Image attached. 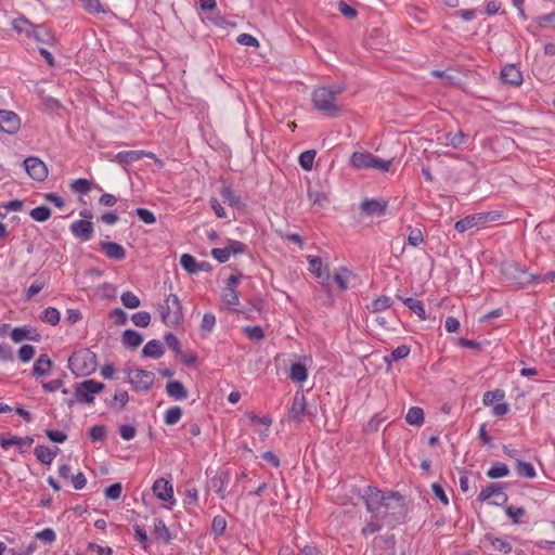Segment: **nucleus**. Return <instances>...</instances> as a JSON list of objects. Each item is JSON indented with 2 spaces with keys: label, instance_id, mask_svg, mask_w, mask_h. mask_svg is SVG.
<instances>
[{
  "label": "nucleus",
  "instance_id": "69168bd1",
  "mask_svg": "<svg viewBox=\"0 0 555 555\" xmlns=\"http://www.w3.org/2000/svg\"><path fill=\"white\" fill-rule=\"evenodd\" d=\"M338 12L348 20H354L358 16V11L347 4L345 1H339L337 4Z\"/></svg>",
  "mask_w": 555,
  "mask_h": 555
},
{
  "label": "nucleus",
  "instance_id": "58836bf2",
  "mask_svg": "<svg viewBox=\"0 0 555 555\" xmlns=\"http://www.w3.org/2000/svg\"><path fill=\"white\" fill-rule=\"evenodd\" d=\"M509 474V468L505 463L494 462L487 472V476L491 479L506 477Z\"/></svg>",
  "mask_w": 555,
  "mask_h": 555
},
{
  "label": "nucleus",
  "instance_id": "20e7f679",
  "mask_svg": "<svg viewBox=\"0 0 555 555\" xmlns=\"http://www.w3.org/2000/svg\"><path fill=\"white\" fill-rule=\"evenodd\" d=\"M73 388V396L65 400V403L69 408H73L76 403H93L95 395L102 392L105 389V385L95 379H86L80 383H75Z\"/></svg>",
  "mask_w": 555,
  "mask_h": 555
},
{
  "label": "nucleus",
  "instance_id": "412c9836",
  "mask_svg": "<svg viewBox=\"0 0 555 555\" xmlns=\"http://www.w3.org/2000/svg\"><path fill=\"white\" fill-rule=\"evenodd\" d=\"M52 361L47 353H41L36 360L33 366V375L36 377H42L49 375L52 369Z\"/></svg>",
  "mask_w": 555,
  "mask_h": 555
},
{
  "label": "nucleus",
  "instance_id": "7c9ffc66",
  "mask_svg": "<svg viewBox=\"0 0 555 555\" xmlns=\"http://www.w3.org/2000/svg\"><path fill=\"white\" fill-rule=\"evenodd\" d=\"M397 298L401 300L411 311H413L421 320H426V312L422 301L412 297H401L397 295Z\"/></svg>",
  "mask_w": 555,
  "mask_h": 555
},
{
  "label": "nucleus",
  "instance_id": "09e8293b",
  "mask_svg": "<svg viewBox=\"0 0 555 555\" xmlns=\"http://www.w3.org/2000/svg\"><path fill=\"white\" fill-rule=\"evenodd\" d=\"M391 305H392V300L390 297L380 296L371 302L370 309L372 310V312H380V311H384V310L390 308Z\"/></svg>",
  "mask_w": 555,
  "mask_h": 555
},
{
  "label": "nucleus",
  "instance_id": "423d86ee",
  "mask_svg": "<svg viewBox=\"0 0 555 555\" xmlns=\"http://www.w3.org/2000/svg\"><path fill=\"white\" fill-rule=\"evenodd\" d=\"M158 312L162 322L167 326H178L183 323L182 304L175 294H170L165 298L164 302L159 305Z\"/></svg>",
  "mask_w": 555,
  "mask_h": 555
},
{
  "label": "nucleus",
  "instance_id": "680f3d73",
  "mask_svg": "<svg viewBox=\"0 0 555 555\" xmlns=\"http://www.w3.org/2000/svg\"><path fill=\"white\" fill-rule=\"evenodd\" d=\"M35 538L44 544H52L56 540V533L53 529L46 528L42 531L37 532Z\"/></svg>",
  "mask_w": 555,
  "mask_h": 555
},
{
  "label": "nucleus",
  "instance_id": "bb28decb",
  "mask_svg": "<svg viewBox=\"0 0 555 555\" xmlns=\"http://www.w3.org/2000/svg\"><path fill=\"white\" fill-rule=\"evenodd\" d=\"M153 533L158 540L163 541L166 544L169 543L175 538L162 518H156L154 520Z\"/></svg>",
  "mask_w": 555,
  "mask_h": 555
},
{
  "label": "nucleus",
  "instance_id": "8fccbe9b",
  "mask_svg": "<svg viewBox=\"0 0 555 555\" xmlns=\"http://www.w3.org/2000/svg\"><path fill=\"white\" fill-rule=\"evenodd\" d=\"M121 304L128 309H135L140 307L139 297L130 291L124 292L120 296Z\"/></svg>",
  "mask_w": 555,
  "mask_h": 555
},
{
  "label": "nucleus",
  "instance_id": "c03bdc74",
  "mask_svg": "<svg viewBox=\"0 0 555 555\" xmlns=\"http://www.w3.org/2000/svg\"><path fill=\"white\" fill-rule=\"evenodd\" d=\"M40 320L50 325H56L60 322V312L54 307H48L42 311Z\"/></svg>",
  "mask_w": 555,
  "mask_h": 555
},
{
  "label": "nucleus",
  "instance_id": "f03ea898",
  "mask_svg": "<svg viewBox=\"0 0 555 555\" xmlns=\"http://www.w3.org/2000/svg\"><path fill=\"white\" fill-rule=\"evenodd\" d=\"M345 91L341 85L319 87L312 92L313 107L324 116L335 118L340 115L341 106L337 102V95Z\"/></svg>",
  "mask_w": 555,
  "mask_h": 555
},
{
  "label": "nucleus",
  "instance_id": "6e6552de",
  "mask_svg": "<svg viewBox=\"0 0 555 555\" xmlns=\"http://www.w3.org/2000/svg\"><path fill=\"white\" fill-rule=\"evenodd\" d=\"M127 382L137 391H147L155 382V374L143 369L127 370Z\"/></svg>",
  "mask_w": 555,
  "mask_h": 555
},
{
  "label": "nucleus",
  "instance_id": "dca6fc26",
  "mask_svg": "<svg viewBox=\"0 0 555 555\" xmlns=\"http://www.w3.org/2000/svg\"><path fill=\"white\" fill-rule=\"evenodd\" d=\"M307 409V400L302 392H296L288 410V421L300 422Z\"/></svg>",
  "mask_w": 555,
  "mask_h": 555
},
{
  "label": "nucleus",
  "instance_id": "79ce46f5",
  "mask_svg": "<svg viewBox=\"0 0 555 555\" xmlns=\"http://www.w3.org/2000/svg\"><path fill=\"white\" fill-rule=\"evenodd\" d=\"M31 26L33 24L25 17H18L12 22L13 29L18 34H24L28 38H30Z\"/></svg>",
  "mask_w": 555,
  "mask_h": 555
},
{
  "label": "nucleus",
  "instance_id": "de8ad7c7",
  "mask_svg": "<svg viewBox=\"0 0 555 555\" xmlns=\"http://www.w3.org/2000/svg\"><path fill=\"white\" fill-rule=\"evenodd\" d=\"M29 216L38 222H44L51 217V209L48 206H38L30 210Z\"/></svg>",
  "mask_w": 555,
  "mask_h": 555
},
{
  "label": "nucleus",
  "instance_id": "5fc2aeb1",
  "mask_svg": "<svg viewBox=\"0 0 555 555\" xmlns=\"http://www.w3.org/2000/svg\"><path fill=\"white\" fill-rule=\"evenodd\" d=\"M243 333L250 340L258 341V340L263 339V337H264V332H263L262 327L259 326V325H256V326H245V327H243Z\"/></svg>",
  "mask_w": 555,
  "mask_h": 555
},
{
  "label": "nucleus",
  "instance_id": "6e6d98bb",
  "mask_svg": "<svg viewBox=\"0 0 555 555\" xmlns=\"http://www.w3.org/2000/svg\"><path fill=\"white\" fill-rule=\"evenodd\" d=\"M131 321L137 326L146 327L151 323V314L147 311H139L131 315Z\"/></svg>",
  "mask_w": 555,
  "mask_h": 555
},
{
  "label": "nucleus",
  "instance_id": "4c0bfd02",
  "mask_svg": "<svg viewBox=\"0 0 555 555\" xmlns=\"http://www.w3.org/2000/svg\"><path fill=\"white\" fill-rule=\"evenodd\" d=\"M405 421L409 425L422 426L424 424V411L420 406H412L409 409Z\"/></svg>",
  "mask_w": 555,
  "mask_h": 555
},
{
  "label": "nucleus",
  "instance_id": "ea45409f",
  "mask_svg": "<svg viewBox=\"0 0 555 555\" xmlns=\"http://www.w3.org/2000/svg\"><path fill=\"white\" fill-rule=\"evenodd\" d=\"M515 469H516V473L521 477L532 479L537 475L533 465L529 462H524V461L517 460Z\"/></svg>",
  "mask_w": 555,
  "mask_h": 555
},
{
  "label": "nucleus",
  "instance_id": "49530a36",
  "mask_svg": "<svg viewBox=\"0 0 555 555\" xmlns=\"http://www.w3.org/2000/svg\"><path fill=\"white\" fill-rule=\"evenodd\" d=\"M505 392L502 389H495L491 391H486L482 398V402L485 405H493L494 402H500L504 399Z\"/></svg>",
  "mask_w": 555,
  "mask_h": 555
},
{
  "label": "nucleus",
  "instance_id": "c756f323",
  "mask_svg": "<svg viewBox=\"0 0 555 555\" xmlns=\"http://www.w3.org/2000/svg\"><path fill=\"white\" fill-rule=\"evenodd\" d=\"M220 194L222 198L232 207L237 209H243L245 207L244 203L241 199V196L235 194V192L231 189L230 185H223Z\"/></svg>",
  "mask_w": 555,
  "mask_h": 555
},
{
  "label": "nucleus",
  "instance_id": "393cba45",
  "mask_svg": "<svg viewBox=\"0 0 555 555\" xmlns=\"http://www.w3.org/2000/svg\"><path fill=\"white\" fill-rule=\"evenodd\" d=\"M140 159H142V153L140 150L121 151L114 157V162L121 166L130 165Z\"/></svg>",
  "mask_w": 555,
  "mask_h": 555
},
{
  "label": "nucleus",
  "instance_id": "b1692460",
  "mask_svg": "<svg viewBox=\"0 0 555 555\" xmlns=\"http://www.w3.org/2000/svg\"><path fill=\"white\" fill-rule=\"evenodd\" d=\"M167 395L175 400H183L188 398V390L180 380H170L166 384Z\"/></svg>",
  "mask_w": 555,
  "mask_h": 555
},
{
  "label": "nucleus",
  "instance_id": "ddd939ff",
  "mask_svg": "<svg viewBox=\"0 0 555 555\" xmlns=\"http://www.w3.org/2000/svg\"><path fill=\"white\" fill-rule=\"evenodd\" d=\"M72 234L80 242L90 241L94 234V225L89 220H77L69 225Z\"/></svg>",
  "mask_w": 555,
  "mask_h": 555
},
{
  "label": "nucleus",
  "instance_id": "a878e982",
  "mask_svg": "<svg viewBox=\"0 0 555 555\" xmlns=\"http://www.w3.org/2000/svg\"><path fill=\"white\" fill-rule=\"evenodd\" d=\"M143 341V336L134 330H126L121 335V343L130 349L138 348Z\"/></svg>",
  "mask_w": 555,
  "mask_h": 555
},
{
  "label": "nucleus",
  "instance_id": "864d4df0",
  "mask_svg": "<svg viewBox=\"0 0 555 555\" xmlns=\"http://www.w3.org/2000/svg\"><path fill=\"white\" fill-rule=\"evenodd\" d=\"M410 354V347L408 345H400L397 348H395L389 358L386 357L385 360L388 362L391 361H399L401 359H405Z\"/></svg>",
  "mask_w": 555,
  "mask_h": 555
},
{
  "label": "nucleus",
  "instance_id": "1a4fd4ad",
  "mask_svg": "<svg viewBox=\"0 0 555 555\" xmlns=\"http://www.w3.org/2000/svg\"><path fill=\"white\" fill-rule=\"evenodd\" d=\"M508 500L502 483H490L478 494V501L488 502L490 505L502 506Z\"/></svg>",
  "mask_w": 555,
  "mask_h": 555
},
{
  "label": "nucleus",
  "instance_id": "4d7b16f0",
  "mask_svg": "<svg viewBox=\"0 0 555 555\" xmlns=\"http://www.w3.org/2000/svg\"><path fill=\"white\" fill-rule=\"evenodd\" d=\"M446 140H447V145H451L452 147H459L465 142L466 134H464L462 131H457L454 133L449 132L446 135Z\"/></svg>",
  "mask_w": 555,
  "mask_h": 555
},
{
  "label": "nucleus",
  "instance_id": "bf43d9fd",
  "mask_svg": "<svg viewBox=\"0 0 555 555\" xmlns=\"http://www.w3.org/2000/svg\"><path fill=\"white\" fill-rule=\"evenodd\" d=\"M80 1L82 2L83 9L91 14H98V13L105 12L100 0H80Z\"/></svg>",
  "mask_w": 555,
  "mask_h": 555
},
{
  "label": "nucleus",
  "instance_id": "774afa93",
  "mask_svg": "<svg viewBox=\"0 0 555 555\" xmlns=\"http://www.w3.org/2000/svg\"><path fill=\"white\" fill-rule=\"evenodd\" d=\"M216 325V317L212 313H205L201 323V331L204 333H210Z\"/></svg>",
  "mask_w": 555,
  "mask_h": 555
},
{
  "label": "nucleus",
  "instance_id": "3c124183",
  "mask_svg": "<svg viewBox=\"0 0 555 555\" xmlns=\"http://www.w3.org/2000/svg\"><path fill=\"white\" fill-rule=\"evenodd\" d=\"M89 437L93 442H102L107 437V430L104 425H94L89 429Z\"/></svg>",
  "mask_w": 555,
  "mask_h": 555
},
{
  "label": "nucleus",
  "instance_id": "052dcab7",
  "mask_svg": "<svg viewBox=\"0 0 555 555\" xmlns=\"http://www.w3.org/2000/svg\"><path fill=\"white\" fill-rule=\"evenodd\" d=\"M230 256L244 254L247 249V245L241 241L230 240L225 246Z\"/></svg>",
  "mask_w": 555,
  "mask_h": 555
},
{
  "label": "nucleus",
  "instance_id": "5701e85b",
  "mask_svg": "<svg viewBox=\"0 0 555 555\" xmlns=\"http://www.w3.org/2000/svg\"><path fill=\"white\" fill-rule=\"evenodd\" d=\"M164 352L163 344L157 339H152L145 344L141 353L143 358L159 359Z\"/></svg>",
  "mask_w": 555,
  "mask_h": 555
},
{
  "label": "nucleus",
  "instance_id": "2f4dec72",
  "mask_svg": "<svg viewBox=\"0 0 555 555\" xmlns=\"http://www.w3.org/2000/svg\"><path fill=\"white\" fill-rule=\"evenodd\" d=\"M34 443V438L26 436L24 438L17 436H11L10 438H0V446L3 449H9L11 446L26 447L29 448Z\"/></svg>",
  "mask_w": 555,
  "mask_h": 555
},
{
  "label": "nucleus",
  "instance_id": "473e14b6",
  "mask_svg": "<svg viewBox=\"0 0 555 555\" xmlns=\"http://www.w3.org/2000/svg\"><path fill=\"white\" fill-rule=\"evenodd\" d=\"M374 547H380L386 551H391V555H395V546H396V537L393 533H386L384 535H379L374 538L373 540Z\"/></svg>",
  "mask_w": 555,
  "mask_h": 555
},
{
  "label": "nucleus",
  "instance_id": "4be33fe9",
  "mask_svg": "<svg viewBox=\"0 0 555 555\" xmlns=\"http://www.w3.org/2000/svg\"><path fill=\"white\" fill-rule=\"evenodd\" d=\"M30 31V38H34L40 43L52 44L54 41L51 30L42 25L36 26L33 24Z\"/></svg>",
  "mask_w": 555,
  "mask_h": 555
},
{
  "label": "nucleus",
  "instance_id": "a19ab883",
  "mask_svg": "<svg viewBox=\"0 0 555 555\" xmlns=\"http://www.w3.org/2000/svg\"><path fill=\"white\" fill-rule=\"evenodd\" d=\"M182 414L183 411L180 406H170L164 414V422L166 425H176L180 421Z\"/></svg>",
  "mask_w": 555,
  "mask_h": 555
},
{
  "label": "nucleus",
  "instance_id": "7ed1b4c3",
  "mask_svg": "<svg viewBox=\"0 0 555 555\" xmlns=\"http://www.w3.org/2000/svg\"><path fill=\"white\" fill-rule=\"evenodd\" d=\"M500 269L506 281L520 287L542 282L541 275L528 273L526 268L515 260L503 261Z\"/></svg>",
  "mask_w": 555,
  "mask_h": 555
},
{
  "label": "nucleus",
  "instance_id": "13d9d810",
  "mask_svg": "<svg viewBox=\"0 0 555 555\" xmlns=\"http://www.w3.org/2000/svg\"><path fill=\"white\" fill-rule=\"evenodd\" d=\"M505 513L512 519L514 525H518L520 524V518L526 514V511L524 507L509 505L505 508Z\"/></svg>",
  "mask_w": 555,
  "mask_h": 555
},
{
  "label": "nucleus",
  "instance_id": "e433bc0d",
  "mask_svg": "<svg viewBox=\"0 0 555 555\" xmlns=\"http://www.w3.org/2000/svg\"><path fill=\"white\" fill-rule=\"evenodd\" d=\"M308 263H309V270L311 273L315 274L318 278H322L324 274L327 276L328 274V268L323 267L322 260L318 256H308L307 257Z\"/></svg>",
  "mask_w": 555,
  "mask_h": 555
},
{
  "label": "nucleus",
  "instance_id": "c9c22d12",
  "mask_svg": "<svg viewBox=\"0 0 555 555\" xmlns=\"http://www.w3.org/2000/svg\"><path fill=\"white\" fill-rule=\"evenodd\" d=\"M288 377L295 383H302L308 377V371L304 363L295 362L292 364Z\"/></svg>",
  "mask_w": 555,
  "mask_h": 555
},
{
  "label": "nucleus",
  "instance_id": "4468645a",
  "mask_svg": "<svg viewBox=\"0 0 555 555\" xmlns=\"http://www.w3.org/2000/svg\"><path fill=\"white\" fill-rule=\"evenodd\" d=\"M490 212H480L466 216L456 221L454 228L459 233H463L474 227L486 223L490 219Z\"/></svg>",
  "mask_w": 555,
  "mask_h": 555
},
{
  "label": "nucleus",
  "instance_id": "9d476101",
  "mask_svg": "<svg viewBox=\"0 0 555 555\" xmlns=\"http://www.w3.org/2000/svg\"><path fill=\"white\" fill-rule=\"evenodd\" d=\"M360 210L369 217H384L387 215L388 202L382 198H364L360 203Z\"/></svg>",
  "mask_w": 555,
  "mask_h": 555
},
{
  "label": "nucleus",
  "instance_id": "f257e3e1",
  "mask_svg": "<svg viewBox=\"0 0 555 555\" xmlns=\"http://www.w3.org/2000/svg\"><path fill=\"white\" fill-rule=\"evenodd\" d=\"M353 493L363 500L367 512L380 513L385 526L395 528L406 521L409 508L405 498L400 492L383 491L375 486H366Z\"/></svg>",
  "mask_w": 555,
  "mask_h": 555
},
{
  "label": "nucleus",
  "instance_id": "2eb2a0df",
  "mask_svg": "<svg viewBox=\"0 0 555 555\" xmlns=\"http://www.w3.org/2000/svg\"><path fill=\"white\" fill-rule=\"evenodd\" d=\"M155 496L164 502L175 503L172 485L165 478H158L152 486Z\"/></svg>",
  "mask_w": 555,
  "mask_h": 555
},
{
  "label": "nucleus",
  "instance_id": "cd10ccee",
  "mask_svg": "<svg viewBox=\"0 0 555 555\" xmlns=\"http://www.w3.org/2000/svg\"><path fill=\"white\" fill-rule=\"evenodd\" d=\"M59 450L60 449L57 447L54 450H51L46 446H37L35 448V455L40 463L50 465L56 456Z\"/></svg>",
  "mask_w": 555,
  "mask_h": 555
},
{
  "label": "nucleus",
  "instance_id": "f3484780",
  "mask_svg": "<svg viewBox=\"0 0 555 555\" xmlns=\"http://www.w3.org/2000/svg\"><path fill=\"white\" fill-rule=\"evenodd\" d=\"M500 78L503 83L513 87H518L522 83V75L520 70L513 64H507L502 68Z\"/></svg>",
  "mask_w": 555,
  "mask_h": 555
},
{
  "label": "nucleus",
  "instance_id": "a211bd4d",
  "mask_svg": "<svg viewBox=\"0 0 555 555\" xmlns=\"http://www.w3.org/2000/svg\"><path fill=\"white\" fill-rule=\"evenodd\" d=\"M99 246H100V249L109 259L120 261L126 258V249L118 243L111 242V241H101L99 243Z\"/></svg>",
  "mask_w": 555,
  "mask_h": 555
},
{
  "label": "nucleus",
  "instance_id": "603ef678",
  "mask_svg": "<svg viewBox=\"0 0 555 555\" xmlns=\"http://www.w3.org/2000/svg\"><path fill=\"white\" fill-rule=\"evenodd\" d=\"M315 158V151L308 150L299 155V165L305 170H311Z\"/></svg>",
  "mask_w": 555,
  "mask_h": 555
},
{
  "label": "nucleus",
  "instance_id": "0eeeda50",
  "mask_svg": "<svg viewBox=\"0 0 555 555\" xmlns=\"http://www.w3.org/2000/svg\"><path fill=\"white\" fill-rule=\"evenodd\" d=\"M350 165L358 170L376 169L387 172L390 169L391 160H385L370 152H354L350 157Z\"/></svg>",
  "mask_w": 555,
  "mask_h": 555
},
{
  "label": "nucleus",
  "instance_id": "aec40b11",
  "mask_svg": "<svg viewBox=\"0 0 555 555\" xmlns=\"http://www.w3.org/2000/svg\"><path fill=\"white\" fill-rule=\"evenodd\" d=\"M371 514L370 519L365 522V525L361 529V534L364 537L374 534L382 530L385 522L380 519V513L377 512H369Z\"/></svg>",
  "mask_w": 555,
  "mask_h": 555
},
{
  "label": "nucleus",
  "instance_id": "e2e57ef3",
  "mask_svg": "<svg viewBox=\"0 0 555 555\" xmlns=\"http://www.w3.org/2000/svg\"><path fill=\"white\" fill-rule=\"evenodd\" d=\"M134 212L137 217L145 224H153L156 222V217L153 211L146 208H137Z\"/></svg>",
  "mask_w": 555,
  "mask_h": 555
},
{
  "label": "nucleus",
  "instance_id": "37998d69",
  "mask_svg": "<svg viewBox=\"0 0 555 555\" xmlns=\"http://www.w3.org/2000/svg\"><path fill=\"white\" fill-rule=\"evenodd\" d=\"M227 519L221 516V515H217L212 518V521H211V533L216 537H221L224 534L225 530H227Z\"/></svg>",
  "mask_w": 555,
  "mask_h": 555
},
{
  "label": "nucleus",
  "instance_id": "338daca9",
  "mask_svg": "<svg viewBox=\"0 0 555 555\" xmlns=\"http://www.w3.org/2000/svg\"><path fill=\"white\" fill-rule=\"evenodd\" d=\"M222 298L230 306H236L240 301L237 291L231 287H224Z\"/></svg>",
  "mask_w": 555,
  "mask_h": 555
},
{
  "label": "nucleus",
  "instance_id": "39448f33",
  "mask_svg": "<svg viewBox=\"0 0 555 555\" xmlns=\"http://www.w3.org/2000/svg\"><path fill=\"white\" fill-rule=\"evenodd\" d=\"M96 367V354L88 348L74 351L68 359V369L76 376H89Z\"/></svg>",
  "mask_w": 555,
  "mask_h": 555
},
{
  "label": "nucleus",
  "instance_id": "f8f14e48",
  "mask_svg": "<svg viewBox=\"0 0 555 555\" xmlns=\"http://www.w3.org/2000/svg\"><path fill=\"white\" fill-rule=\"evenodd\" d=\"M21 128V118L13 111L0 109V131L15 134Z\"/></svg>",
  "mask_w": 555,
  "mask_h": 555
},
{
  "label": "nucleus",
  "instance_id": "f704fd0d",
  "mask_svg": "<svg viewBox=\"0 0 555 555\" xmlns=\"http://www.w3.org/2000/svg\"><path fill=\"white\" fill-rule=\"evenodd\" d=\"M92 188L101 190L99 185H95L92 181L85 178L76 179L70 183V190L78 194H88Z\"/></svg>",
  "mask_w": 555,
  "mask_h": 555
},
{
  "label": "nucleus",
  "instance_id": "0e129e2a",
  "mask_svg": "<svg viewBox=\"0 0 555 555\" xmlns=\"http://www.w3.org/2000/svg\"><path fill=\"white\" fill-rule=\"evenodd\" d=\"M133 530H134L135 539L141 544L142 548L143 550H147V547H149V537H147V533H146L145 529L142 526H140V525H134L133 526Z\"/></svg>",
  "mask_w": 555,
  "mask_h": 555
},
{
  "label": "nucleus",
  "instance_id": "c85d7f7f",
  "mask_svg": "<svg viewBox=\"0 0 555 555\" xmlns=\"http://www.w3.org/2000/svg\"><path fill=\"white\" fill-rule=\"evenodd\" d=\"M11 338L14 343H21L24 339L40 341L41 335L38 333L31 335L30 331L26 326H20L13 328L11 333Z\"/></svg>",
  "mask_w": 555,
  "mask_h": 555
},
{
  "label": "nucleus",
  "instance_id": "6ab92c4d",
  "mask_svg": "<svg viewBox=\"0 0 555 555\" xmlns=\"http://www.w3.org/2000/svg\"><path fill=\"white\" fill-rule=\"evenodd\" d=\"M481 543L483 547L491 548L492 551L501 552L503 554H509L513 550L509 542L489 533L483 537Z\"/></svg>",
  "mask_w": 555,
  "mask_h": 555
},
{
  "label": "nucleus",
  "instance_id": "72a5a7b5",
  "mask_svg": "<svg viewBox=\"0 0 555 555\" xmlns=\"http://www.w3.org/2000/svg\"><path fill=\"white\" fill-rule=\"evenodd\" d=\"M129 401V395L126 390H117L113 399L107 402V406L116 412H120L125 409Z\"/></svg>",
  "mask_w": 555,
  "mask_h": 555
},
{
  "label": "nucleus",
  "instance_id": "9b49d317",
  "mask_svg": "<svg viewBox=\"0 0 555 555\" xmlns=\"http://www.w3.org/2000/svg\"><path fill=\"white\" fill-rule=\"evenodd\" d=\"M24 167L29 177L36 181H43L48 177V168L38 157H27L24 160Z\"/></svg>",
  "mask_w": 555,
  "mask_h": 555
},
{
  "label": "nucleus",
  "instance_id": "a18cd8bd",
  "mask_svg": "<svg viewBox=\"0 0 555 555\" xmlns=\"http://www.w3.org/2000/svg\"><path fill=\"white\" fill-rule=\"evenodd\" d=\"M181 267L189 273H197L198 261L190 254H183L180 258Z\"/></svg>",
  "mask_w": 555,
  "mask_h": 555
}]
</instances>
